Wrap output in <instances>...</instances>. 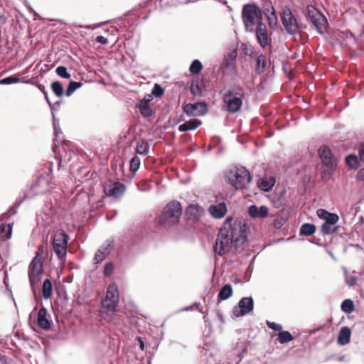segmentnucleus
<instances>
[{"mask_svg": "<svg viewBox=\"0 0 364 364\" xmlns=\"http://www.w3.org/2000/svg\"><path fill=\"white\" fill-rule=\"evenodd\" d=\"M181 215L182 207L181 203L175 200L171 201L164 208L159 217V223L165 228L173 226L178 224Z\"/></svg>", "mask_w": 364, "mask_h": 364, "instance_id": "obj_4", "label": "nucleus"}, {"mask_svg": "<svg viewBox=\"0 0 364 364\" xmlns=\"http://www.w3.org/2000/svg\"><path fill=\"white\" fill-rule=\"evenodd\" d=\"M277 340L279 343L284 344L294 340L293 336L287 331H281L278 333Z\"/></svg>", "mask_w": 364, "mask_h": 364, "instance_id": "obj_31", "label": "nucleus"}, {"mask_svg": "<svg viewBox=\"0 0 364 364\" xmlns=\"http://www.w3.org/2000/svg\"><path fill=\"white\" fill-rule=\"evenodd\" d=\"M338 221V216L336 213H329V215L327 216L324 222H326L327 223L334 225Z\"/></svg>", "mask_w": 364, "mask_h": 364, "instance_id": "obj_45", "label": "nucleus"}, {"mask_svg": "<svg viewBox=\"0 0 364 364\" xmlns=\"http://www.w3.org/2000/svg\"><path fill=\"white\" fill-rule=\"evenodd\" d=\"M53 292V286L51 281L49 279H46L43 284L42 287V294L45 299H49Z\"/></svg>", "mask_w": 364, "mask_h": 364, "instance_id": "obj_27", "label": "nucleus"}, {"mask_svg": "<svg viewBox=\"0 0 364 364\" xmlns=\"http://www.w3.org/2000/svg\"><path fill=\"white\" fill-rule=\"evenodd\" d=\"M350 334L351 331L348 327H342L338 336V343L341 346L346 345L350 342Z\"/></svg>", "mask_w": 364, "mask_h": 364, "instance_id": "obj_21", "label": "nucleus"}, {"mask_svg": "<svg viewBox=\"0 0 364 364\" xmlns=\"http://www.w3.org/2000/svg\"><path fill=\"white\" fill-rule=\"evenodd\" d=\"M95 41H96V42L103 44V45H105L108 43V40L102 36H97L96 38Z\"/></svg>", "mask_w": 364, "mask_h": 364, "instance_id": "obj_51", "label": "nucleus"}, {"mask_svg": "<svg viewBox=\"0 0 364 364\" xmlns=\"http://www.w3.org/2000/svg\"><path fill=\"white\" fill-rule=\"evenodd\" d=\"M52 91L55 93V95L60 97L63 95V86L61 82L58 81L53 82L51 84Z\"/></svg>", "mask_w": 364, "mask_h": 364, "instance_id": "obj_36", "label": "nucleus"}, {"mask_svg": "<svg viewBox=\"0 0 364 364\" xmlns=\"http://www.w3.org/2000/svg\"><path fill=\"white\" fill-rule=\"evenodd\" d=\"M227 211L226 205L224 203H220L218 205H210L209 212L215 218H223Z\"/></svg>", "mask_w": 364, "mask_h": 364, "instance_id": "obj_20", "label": "nucleus"}, {"mask_svg": "<svg viewBox=\"0 0 364 364\" xmlns=\"http://www.w3.org/2000/svg\"><path fill=\"white\" fill-rule=\"evenodd\" d=\"M253 307V299L252 297H243L240 300L238 306L233 309V314L237 317L245 316L252 311Z\"/></svg>", "mask_w": 364, "mask_h": 364, "instance_id": "obj_13", "label": "nucleus"}, {"mask_svg": "<svg viewBox=\"0 0 364 364\" xmlns=\"http://www.w3.org/2000/svg\"><path fill=\"white\" fill-rule=\"evenodd\" d=\"M274 183L275 179L273 177H265L261 179L259 187L264 191H269Z\"/></svg>", "mask_w": 364, "mask_h": 364, "instance_id": "obj_26", "label": "nucleus"}, {"mask_svg": "<svg viewBox=\"0 0 364 364\" xmlns=\"http://www.w3.org/2000/svg\"><path fill=\"white\" fill-rule=\"evenodd\" d=\"M42 273L43 262L41 258L36 255L31 262L28 267L29 281L33 289L40 282Z\"/></svg>", "mask_w": 364, "mask_h": 364, "instance_id": "obj_9", "label": "nucleus"}, {"mask_svg": "<svg viewBox=\"0 0 364 364\" xmlns=\"http://www.w3.org/2000/svg\"><path fill=\"white\" fill-rule=\"evenodd\" d=\"M201 124V122L197 119H193L189 121L184 122L178 126V130L180 132H186L189 130H193L198 127Z\"/></svg>", "mask_w": 364, "mask_h": 364, "instance_id": "obj_23", "label": "nucleus"}, {"mask_svg": "<svg viewBox=\"0 0 364 364\" xmlns=\"http://www.w3.org/2000/svg\"><path fill=\"white\" fill-rule=\"evenodd\" d=\"M113 270H114V264H113V263L112 262H107L105 265V267H104V271H103L104 275L105 277L110 276L112 274Z\"/></svg>", "mask_w": 364, "mask_h": 364, "instance_id": "obj_46", "label": "nucleus"}, {"mask_svg": "<svg viewBox=\"0 0 364 364\" xmlns=\"http://www.w3.org/2000/svg\"><path fill=\"white\" fill-rule=\"evenodd\" d=\"M281 20L286 32L289 35L295 36L302 29V26L299 24L296 18L288 8L283 9L281 14Z\"/></svg>", "mask_w": 364, "mask_h": 364, "instance_id": "obj_6", "label": "nucleus"}, {"mask_svg": "<svg viewBox=\"0 0 364 364\" xmlns=\"http://www.w3.org/2000/svg\"><path fill=\"white\" fill-rule=\"evenodd\" d=\"M266 58L264 55H259L257 58V67L255 71L257 74L262 73L266 67Z\"/></svg>", "mask_w": 364, "mask_h": 364, "instance_id": "obj_32", "label": "nucleus"}, {"mask_svg": "<svg viewBox=\"0 0 364 364\" xmlns=\"http://www.w3.org/2000/svg\"><path fill=\"white\" fill-rule=\"evenodd\" d=\"M108 322L116 326H119L120 325L119 321H118V318L116 317V316L109 319Z\"/></svg>", "mask_w": 364, "mask_h": 364, "instance_id": "obj_53", "label": "nucleus"}, {"mask_svg": "<svg viewBox=\"0 0 364 364\" xmlns=\"http://www.w3.org/2000/svg\"><path fill=\"white\" fill-rule=\"evenodd\" d=\"M47 311L44 306L39 310L38 313V325L43 329H48L50 324L49 321L46 318Z\"/></svg>", "mask_w": 364, "mask_h": 364, "instance_id": "obj_22", "label": "nucleus"}, {"mask_svg": "<svg viewBox=\"0 0 364 364\" xmlns=\"http://www.w3.org/2000/svg\"><path fill=\"white\" fill-rule=\"evenodd\" d=\"M345 276V281L348 286L352 287L355 284L357 279L355 276L350 274L346 267H343Z\"/></svg>", "mask_w": 364, "mask_h": 364, "instance_id": "obj_38", "label": "nucleus"}, {"mask_svg": "<svg viewBox=\"0 0 364 364\" xmlns=\"http://www.w3.org/2000/svg\"><path fill=\"white\" fill-rule=\"evenodd\" d=\"M23 83H26V84H33V82H32L31 80H23L22 81Z\"/></svg>", "mask_w": 364, "mask_h": 364, "instance_id": "obj_58", "label": "nucleus"}, {"mask_svg": "<svg viewBox=\"0 0 364 364\" xmlns=\"http://www.w3.org/2000/svg\"><path fill=\"white\" fill-rule=\"evenodd\" d=\"M316 213L319 218L325 220L330 213L324 209L320 208L317 210Z\"/></svg>", "mask_w": 364, "mask_h": 364, "instance_id": "obj_49", "label": "nucleus"}, {"mask_svg": "<svg viewBox=\"0 0 364 364\" xmlns=\"http://www.w3.org/2000/svg\"><path fill=\"white\" fill-rule=\"evenodd\" d=\"M58 132H59V130H57V128L55 126V134H57Z\"/></svg>", "mask_w": 364, "mask_h": 364, "instance_id": "obj_61", "label": "nucleus"}, {"mask_svg": "<svg viewBox=\"0 0 364 364\" xmlns=\"http://www.w3.org/2000/svg\"><path fill=\"white\" fill-rule=\"evenodd\" d=\"M8 231L6 233L5 236L3 235L4 232H5V225H0V241H4L5 239H9L11 236V227L9 225L8 226Z\"/></svg>", "mask_w": 364, "mask_h": 364, "instance_id": "obj_41", "label": "nucleus"}, {"mask_svg": "<svg viewBox=\"0 0 364 364\" xmlns=\"http://www.w3.org/2000/svg\"><path fill=\"white\" fill-rule=\"evenodd\" d=\"M144 101H147V102H149V100L146 99V100H144Z\"/></svg>", "mask_w": 364, "mask_h": 364, "instance_id": "obj_64", "label": "nucleus"}, {"mask_svg": "<svg viewBox=\"0 0 364 364\" xmlns=\"http://www.w3.org/2000/svg\"><path fill=\"white\" fill-rule=\"evenodd\" d=\"M163 93L164 90L162 89V87L160 85L156 84L153 89L152 94L156 97H160L163 95Z\"/></svg>", "mask_w": 364, "mask_h": 364, "instance_id": "obj_48", "label": "nucleus"}, {"mask_svg": "<svg viewBox=\"0 0 364 364\" xmlns=\"http://www.w3.org/2000/svg\"><path fill=\"white\" fill-rule=\"evenodd\" d=\"M232 220L228 218L218 234L214 252L220 256L240 253L248 247L245 223L242 220L231 223Z\"/></svg>", "mask_w": 364, "mask_h": 364, "instance_id": "obj_1", "label": "nucleus"}, {"mask_svg": "<svg viewBox=\"0 0 364 364\" xmlns=\"http://www.w3.org/2000/svg\"><path fill=\"white\" fill-rule=\"evenodd\" d=\"M69 236L63 230L57 231L53 236V250L60 260H64L67 254Z\"/></svg>", "mask_w": 364, "mask_h": 364, "instance_id": "obj_8", "label": "nucleus"}, {"mask_svg": "<svg viewBox=\"0 0 364 364\" xmlns=\"http://www.w3.org/2000/svg\"><path fill=\"white\" fill-rule=\"evenodd\" d=\"M43 93L44 96H46V95H48V94H47V92L46 91V90H44V92H43Z\"/></svg>", "mask_w": 364, "mask_h": 364, "instance_id": "obj_63", "label": "nucleus"}, {"mask_svg": "<svg viewBox=\"0 0 364 364\" xmlns=\"http://www.w3.org/2000/svg\"><path fill=\"white\" fill-rule=\"evenodd\" d=\"M58 132H59V130H57V128L55 126V134H57Z\"/></svg>", "mask_w": 364, "mask_h": 364, "instance_id": "obj_62", "label": "nucleus"}, {"mask_svg": "<svg viewBox=\"0 0 364 364\" xmlns=\"http://www.w3.org/2000/svg\"><path fill=\"white\" fill-rule=\"evenodd\" d=\"M321 232L325 235H330L335 232L336 228L333 225L324 222L321 227Z\"/></svg>", "mask_w": 364, "mask_h": 364, "instance_id": "obj_40", "label": "nucleus"}, {"mask_svg": "<svg viewBox=\"0 0 364 364\" xmlns=\"http://www.w3.org/2000/svg\"><path fill=\"white\" fill-rule=\"evenodd\" d=\"M358 155L360 159L364 162V143L361 144L358 148Z\"/></svg>", "mask_w": 364, "mask_h": 364, "instance_id": "obj_50", "label": "nucleus"}, {"mask_svg": "<svg viewBox=\"0 0 364 364\" xmlns=\"http://www.w3.org/2000/svg\"><path fill=\"white\" fill-rule=\"evenodd\" d=\"M265 10L269 25L271 28H274L278 23V18L275 10L272 5H269V9L266 8Z\"/></svg>", "mask_w": 364, "mask_h": 364, "instance_id": "obj_24", "label": "nucleus"}, {"mask_svg": "<svg viewBox=\"0 0 364 364\" xmlns=\"http://www.w3.org/2000/svg\"><path fill=\"white\" fill-rule=\"evenodd\" d=\"M19 82L20 80L18 77L11 75L0 80V85H10L13 83H17Z\"/></svg>", "mask_w": 364, "mask_h": 364, "instance_id": "obj_43", "label": "nucleus"}, {"mask_svg": "<svg viewBox=\"0 0 364 364\" xmlns=\"http://www.w3.org/2000/svg\"><path fill=\"white\" fill-rule=\"evenodd\" d=\"M119 291L116 284L113 283L109 285L107 289L106 296L102 299V310L100 311L102 317L107 319V311L111 314L114 313V311L119 302Z\"/></svg>", "mask_w": 364, "mask_h": 364, "instance_id": "obj_5", "label": "nucleus"}, {"mask_svg": "<svg viewBox=\"0 0 364 364\" xmlns=\"http://www.w3.org/2000/svg\"><path fill=\"white\" fill-rule=\"evenodd\" d=\"M232 294V289L230 284L224 285L218 293V299L220 300H226Z\"/></svg>", "mask_w": 364, "mask_h": 364, "instance_id": "obj_28", "label": "nucleus"}, {"mask_svg": "<svg viewBox=\"0 0 364 364\" xmlns=\"http://www.w3.org/2000/svg\"><path fill=\"white\" fill-rule=\"evenodd\" d=\"M125 191V186L119 183L116 182L105 188V193L109 196H113L116 198L121 197Z\"/></svg>", "mask_w": 364, "mask_h": 364, "instance_id": "obj_17", "label": "nucleus"}, {"mask_svg": "<svg viewBox=\"0 0 364 364\" xmlns=\"http://www.w3.org/2000/svg\"><path fill=\"white\" fill-rule=\"evenodd\" d=\"M200 212V208L193 204L189 205L186 210V214L191 216L193 220H196L199 218Z\"/></svg>", "mask_w": 364, "mask_h": 364, "instance_id": "obj_30", "label": "nucleus"}, {"mask_svg": "<svg viewBox=\"0 0 364 364\" xmlns=\"http://www.w3.org/2000/svg\"><path fill=\"white\" fill-rule=\"evenodd\" d=\"M346 161L352 168H357L359 166L358 159L355 155H349L346 156Z\"/></svg>", "mask_w": 364, "mask_h": 364, "instance_id": "obj_39", "label": "nucleus"}, {"mask_svg": "<svg viewBox=\"0 0 364 364\" xmlns=\"http://www.w3.org/2000/svg\"><path fill=\"white\" fill-rule=\"evenodd\" d=\"M138 340L139 342L140 349L143 350L144 349V343L141 338H139Z\"/></svg>", "mask_w": 364, "mask_h": 364, "instance_id": "obj_55", "label": "nucleus"}, {"mask_svg": "<svg viewBox=\"0 0 364 364\" xmlns=\"http://www.w3.org/2000/svg\"><path fill=\"white\" fill-rule=\"evenodd\" d=\"M242 20L247 32L253 33L259 23H263V15L261 9L255 4L243 5Z\"/></svg>", "mask_w": 364, "mask_h": 364, "instance_id": "obj_3", "label": "nucleus"}, {"mask_svg": "<svg viewBox=\"0 0 364 364\" xmlns=\"http://www.w3.org/2000/svg\"><path fill=\"white\" fill-rule=\"evenodd\" d=\"M192 309V306H187V307H185V308H183L180 310L178 311V312H181V311H188L190 309Z\"/></svg>", "mask_w": 364, "mask_h": 364, "instance_id": "obj_56", "label": "nucleus"}, {"mask_svg": "<svg viewBox=\"0 0 364 364\" xmlns=\"http://www.w3.org/2000/svg\"><path fill=\"white\" fill-rule=\"evenodd\" d=\"M99 26H100V25H97V26H92V25L79 26V27H80V28H85L87 29H95V28H97Z\"/></svg>", "mask_w": 364, "mask_h": 364, "instance_id": "obj_54", "label": "nucleus"}, {"mask_svg": "<svg viewBox=\"0 0 364 364\" xmlns=\"http://www.w3.org/2000/svg\"><path fill=\"white\" fill-rule=\"evenodd\" d=\"M141 161L138 156H134L130 161V169L132 171H136L140 166Z\"/></svg>", "mask_w": 364, "mask_h": 364, "instance_id": "obj_44", "label": "nucleus"}, {"mask_svg": "<svg viewBox=\"0 0 364 364\" xmlns=\"http://www.w3.org/2000/svg\"><path fill=\"white\" fill-rule=\"evenodd\" d=\"M269 208L266 205L259 207L252 205L248 208L249 215L253 218H264L268 215Z\"/></svg>", "mask_w": 364, "mask_h": 364, "instance_id": "obj_18", "label": "nucleus"}, {"mask_svg": "<svg viewBox=\"0 0 364 364\" xmlns=\"http://www.w3.org/2000/svg\"><path fill=\"white\" fill-rule=\"evenodd\" d=\"M136 151L137 154L146 156L149 152V144L144 139H139L136 143Z\"/></svg>", "mask_w": 364, "mask_h": 364, "instance_id": "obj_25", "label": "nucleus"}, {"mask_svg": "<svg viewBox=\"0 0 364 364\" xmlns=\"http://www.w3.org/2000/svg\"><path fill=\"white\" fill-rule=\"evenodd\" d=\"M318 154L323 164L330 171H333L337 166V159L332 154L327 146H321L318 149Z\"/></svg>", "mask_w": 364, "mask_h": 364, "instance_id": "obj_11", "label": "nucleus"}, {"mask_svg": "<svg viewBox=\"0 0 364 364\" xmlns=\"http://www.w3.org/2000/svg\"><path fill=\"white\" fill-rule=\"evenodd\" d=\"M45 99L47 101V102L48 103V105H50V107H52V104L50 103V100H49V98L48 97V95L45 96Z\"/></svg>", "mask_w": 364, "mask_h": 364, "instance_id": "obj_59", "label": "nucleus"}, {"mask_svg": "<svg viewBox=\"0 0 364 364\" xmlns=\"http://www.w3.org/2000/svg\"><path fill=\"white\" fill-rule=\"evenodd\" d=\"M203 69V65L198 60H194L189 68V71L193 74L199 73Z\"/></svg>", "mask_w": 364, "mask_h": 364, "instance_id": "obj_37", "label": "nucleus"}, {"mask_svg": "<svg viewBox=\"0 0 364 364\" xmlns=\"http://www.w3.org/2000/svg\"><path fill=\"white\" fill-rule=\"evenodd\" d=\"M38 87L42 92H44V90H46L45 87L41 84L38 85Z\"/></svg>", "mask_w": 364, "mask_h": 364, "instance_id": "obj_57", "label": "nucleus"}, {"mask_svg": "<svg viewBox=\"0 0 364 364\" xmlns=\"http://www.w3.org/2000/svg\"><path fill=\"white\" fill-rule=\"evenodd\" d=\"M111 252V244H105L97 251L94 261L95 264L102 262Z\"/></svg>", "mask_w": 364, "mask_h": 364, "instance_id": "obj_19", "label": "nucleus"}, {"mask_svg": "<svg viewBox=\"0 0 364 364\" xmlns=\"http://www.w3.org/2000/svg\"><path fill=\"white\" fill-rule=\"evenodd\" d=\"M139 109L141 114L145 117H149L152 115V110L151 109L147 101H141L140 102Z\"/></svg>", "mask_w": 364, "mask_h": 364, "instance_id": "obj_33", "label": "nucleus"}, {"mask_svg": "<svg viewBox=\"0 0 364 364\" xmlns=\"http://www.w3.org/2000/svg\"><path fill=\"white\" fill-rule=\"evenodd\" d=\"M232 95V91L228 90L223 95V101L226 104V110L230 113H235L241 108L242 101L240 97Z\"/></svg>", "mask_w": 364, "mask_h": 364, "instance_id": "obj_12", "label": "nucleus"}, {"mask_svg": "<svg viewBox=\"0 0 364 364\" xmlns=\"http://www.w3.org/2000/svg\"><path fill=\"white\" fill-rule=\"evenodd\" d=\"M341 308L343 312L350 314L354 311L355 306L352 300L346 299L342 302Z\"/></svg>", "mask_w": 364, "mask_h": 364, "instance_id": "obj_34", "label": "nucleus"}, {"mask_svg": "<svg viewBox=\"0 0 364 364\" xmlns=\"http://www.w3.org/2000/svg\"><path fill=\"white\" fill-rule=\"evenodd\" d=\"M237 52L232 50L225 56L220 70L223 75L231 76L235 74Z\"/></svg>", "mask_w": 364, "mask_h": 364, "instance_id": "obj_10", "label": "nucleus"}, {"mask_svg": "<svg viewBox=\"0 0 364 364\" xmlns=\"http://www.w3.org/2000/svg\"><path fill=\"white\" fill-rule=\"evenodd\" d=\"M257 41L259 46L264 48L269 43V38L268 35L267 28L264 23H259L257 27L254 29Z\"/></svg>", "mask_w": 364, "mask_h": 364, "instance_id": "obj_15", "label": "nucleus"}, {"mask_svg": "<svg viewBox=\"0 0 364 364\" xmlns=\"http://www.w3.org/2000/svg\"><path fill=\"white\" fill-rule=\"evenodd\" d=\"M344 359H345V357L343 355V356H340V357H338V358H337V360H338V362H343V361L344 360Z\"/></svg>", "mask_w": 364, "mask_h": 364, "instance_id": "obj_60", "label": "nucleus"}, {"mask_svg": "<svg viewBox=\"0 0 364 364\" xmlns=\"http://www.w3.org/2000/svg\"><path fill=\"white\" fill-rule=\"evenodd\" d=\"M247 352V347L245 343H237L231 357L228 358L229 360L227 364H239Z\"/></svg>", "mask_w": 364, "mask_h": 364, "instance_id": "obj_16", "label": "nucleus"}, {"mask_svg": "<svg viewBox=\"0 0 364 364\" xmlns=\"http://www.w3.org/2000/svg\"><path fill=\"white\" fill-rule=\"evenodd\" d=\"M55 73L63 78L69 79L70 77V75L68 73L67 68L65 66H58L55 70Z\"/></svg>", "mask_w": 364, "mask_h": 364, "instance_id": "obj_42", "label": "nucleus"}, {"mask_svg": "<svg viewBox=\"0 0 364 364\" xmlns=\"http://www.w3.org/2000/svg\"><path fill=\"white\" fill-rule=\"evenodd\" d=\"M183 111L188 116H202L206 113L207 107L203 102L188 103L184 105Z\"/></svg>", "mask_w": 364, "mask_h": 364, "instance_id": "obj_14", "label": "nucleus"}, {"mask_svg": "<svg viewBox=\"0 0 364 364\" xmlns=\"http://www.w3.org/2000/svg\"><path fill=\"white\" fill-rule=\"evenodd\" d=\"M266 324L269 328H271L272 330H274V331H277L279 332H280L282 330V326L279 323L272 322L269 321H266Z\"/></svg>", "mask_w": 364, "mask_h": 364, "instance_id": "obj_47", "label": "nucleus"}, {"mask_svg": "<svg viewBox=\"0 0 364 364\" xmlns=\"http://www.w3.org/2000/svg\"><path fill=\"white\" fill-rule=\"evenodd\" d=\"M307 14L309 21L315 27L319 33H323L328 26V21L325 16L313 6H309L307 7Z\"/></svg>", "mask_w": 364, "mask_h": 364, "instance_id": "obj_7", "label": "nucleus"}, {"mask_svg": "<svg viewBox=\"0 0 364 364\" xmlns=\"http://www.w3.org/2000/svg\"><path fill=\"white\" fill-rule=\"evenodd\" d=\"M225 178L236 190L248 188L252 181L249 171L243 166H234L228 168L225 171Z\"/></svg>", "mask_w": 364, "mask_h": 364, "instance_id": "obj_2", "label": "nucleus"}, {"mask_svg": "<svg viewBox=\"0 0 364 364\" xmlns=\"http://www.w3.org/2000/svg\"><path fill=\"white\" fill-rule=\"evenodd\" d=\"M356 178L359 181H364V168L358 171Z\"/></svg>", "mask_w": 364, "mask_h": 364, "instance_id": "obj_52", "label": "nucleus"}, {"mask_svg": "<svg viewBox=\"0 0 364 364\" xmlns=\"http://www.w3.org/2000/svg\"><path fill=\"white\" fill-rule=\"evenodd\" d=\"M315 231L316 226L314 225L304 223L301 226L299 233L301 235L311 236L315 232Z\"/></svg>", "mask_w": 364, "mask_h": 364, "instance_id": "obj_29", "label": "nucleus"}, {"mask_svg": "<svg viewBox=\"0 0 364 364\" xmlns=\"http://www.w3.org/2000/svg\"><path fill=\"white\" fill-rule=\"evenodd\" d=\"M82 84L80 82L70 81L67 90L65 91V95L69 97L73 95V93L78 88L82 87Z\"/></svg>", "mask_w": 364, "mask_h": 364, "instance_id": "obj_35", "label": "nucleus"}]
</instances>
